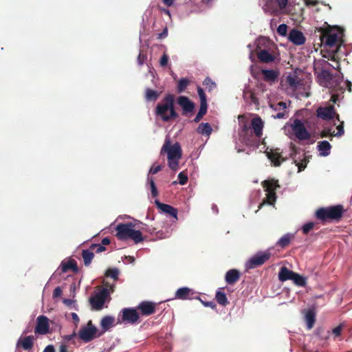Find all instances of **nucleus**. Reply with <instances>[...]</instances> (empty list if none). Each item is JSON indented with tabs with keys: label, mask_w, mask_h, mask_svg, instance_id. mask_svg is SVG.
Listing matches in <instances>:
<instances>
[{
	"label": "nucleus",
	"mask_w": 352,
	"mask_h": 352,
	"mask_svg": "<svg viewBox=\"0 0 352 352\" xmlns=\"http://www.w3.org/2000/svg\"><path fill=\"white\" fill-rule=\"evenodd\" d=\"M331 146L328 141H322L318 143V149L320 151V155L322 156H327L330 154Z\"/></svg>",
	"instance_id": "cd10ccee"
},
{
	"label": "nucleus",
	"mask_w": 352,
	"mask_h": 352,
	"mask_svg": "<svg viewBox=\"0 0 352 352\" xmlns=\"http://www.w3.org/2000/svg\"><path fill=\"white\" fill-rule=\"evenodd\" d=\"M194 293L192 290L188 287H181L178 289L175 293V298L181 299V300H188L190 299V296Z\"/></svg>",
	"instance_id": "a878e982"
},
{
	"label": "nucleus",
	"mask_w": 352,
	"mask_h": 352,
	"mask_svg": "<svg viewBox=\"0 0 352 352\" xmlns=\"http://www.w3.org/2000/svg\"><path fill=\"white\" fill-rule=\"evenodd\" d=\"M109 295V289L103 288L89 298V303L93 310L99 311L103 309L104 305Z\"/></svg>",
	"instance_id": "423d86ee"
},
{
	"label": "nucleus",
	"mask_w": 352,
	"mask_h": 352,
	"mask_svg": "<svg viewBox=\"0 0 352 352\" xmlns=\"http://www.w3.org/2000/svg\"><path fill=\"white\" fill-rule=\"evenodd\" d=\"M110 243H111V240L109 237H104L101 241V245H102L103 246L109 245Z\"/></svg>",
	"instance_id": "774afa93"
},
{
	"label": "nucleus",
	"mask_w": 352,
	"mask_h": 352,
	"mask_svg": "<svg viewBox=\"0 0 352 352\" xmlns=\"http://www.w3.org/2000/svg\"><path fill=\"white\" fill-rule=\"evenodd\" d=\"M115 318L111 316H106L101 319L100 326L102 331L98 333V336H101L105 331H108L111 327L113 326Z\"/></svg>",
	"instance_id": "aec40b11"
},
{
	"label": "nucleus",
	"mask_w": 352,
	"mask_h": 352,
	"mask_svg": "<svg viewBox=\"0 0 352 352\" xmlns=\"http://www.w3.org/2000/svg\"><path fill=\"white\" fill-rule=\"evenodd\" d=\"M177 104L182 107L184 116H187L188 113H191L194 111L195 104L187 96H179Z\"/></svg>",
	"instance_id": "f8f14e48"
},
{
	"label": "nucleus",
	"mask_w": 352,
	"mask_h": 352,
	"mask_svg": "<svg viewBox=\"0 0 352 352\" xmlns=\"http://www.w3.org/2000/svg\"><path fill=\"white\" fill-rule=\"evenodd\" d=\"M305 2L307 6H315L318 4V1L316 0H305Z\"/></svg>",
	"instance_id": "0e129e2a"
},
{
	"label": "nucleus",
	"mask_w": 352,
	"mask_h": 352,
	"mask_svg": "<svg viewBox=\"0 0 352 352\" xmlns=\"http://www.w3.org/2000/svg\"><path fill=\"white\" fill-rule=\"evenodd\" d=\"M336 114L335 109L333 106H329L327 107H319L317 109V115L319 118L329 120L334 118Z\"/></svg>",
	"instance_id": "2eb2a0df"
},
{
	"label": "nucleus",
	"mask_w": 352,
	"mask_h": 352,
	"mask_svg": "<svg viewBox=\"0 0 352 352\" xmlns=\"http://www.w3.org/2000/svg\"><path fill=\"white\" fill-rule=\"evenodd\" d=\"M162 167L161 165L153 164L149 170V173L153 175L156 174L158 172H160L162 170Z\"/></svg>",
	"instance_id": "6e6d98bb"
},
{
	"label": "nucleus",
	"mask_w": 352,
	"mask_h": 352,
	"mask_svg": "<svg viewBox=\"0 0 352 352\" xmlns=\"http://www.w3.org/2000/svg\"><path fill=\"white\" fill-rule=\"evenodd\" d=\"M318 32L321 33L320 39L324 45L329 48L337 46L338 34L336 30L328 25L327 28H320Z\"/></svg>",
	"instance_id": "39448f33"
},
{
	"label": "nucleus",
	"mask_w": 352,
	"mask_h": 352,
	"mask_svg": "<svg viewBox=\"0 0 352 352\" xmlns=\"http://www.w3.org/2000/svg\"><path fill=\"white\" fill-rule=\"evenodd\" d=\"M50 332L49 319L47 316L41 315L36 318V324L34 329L35 334L45 335Z\"/></svg>",
	"instance_id": "9b49d317"
},
{
	"label": "nucleus",
	"mask_w": 352,
	"mask_h": 352,
	"mask_svg": "<svg viewBox=\"0 0 352 352\" xmlns=\"http://www.w3.org/2000/svg\"><path fill=\"white\" fill-rule=\"evenodd\" d=\"M116 236L120 240L132 239L135 243H138L144 241L142 234L140 230L133 229V225L131 223H119L116 226Z\"/></svg>",
	"instance_id": "7ed1b4c3"
},
{
	"label": "nucleus",
	"mask_w": 352,
	"mask_h": 352,
	"mask_svg": "<svg viewBox=\"0 0 352 352\" xmlns=\"http://www.w3.org/2000/svg\"><path fill=\"white\" fill-rule=\"evenodd\" d=\"M277 32L280 36H286L287 32V25L286 24H280L277 28Z\"/></svg>",
	"instance_id": "49530a36"
},
{
	"label": "nucleus",
	"mask_w": 352,
	"mask_h": 352,
	"mask_svg": "<svg viewBox=\"0 0 352 352\" xmlns=\"http://www.w3.org/2000/svg\"><path fill=\"white\" fill-rule=\"evenodd\" d=\"M278 149L271 151L267 153L268 158L272 161L275 166H279L283 162L286 160L281 154L278 151Z\"/></svg>",
	"instance_id": "412c9836"
},
{
	"label": "nucleus",
	"mask_w": 352,
	"mask_h": 352,
	"mask_svg": "<svg viewBox=\"0 0 352 352\" xmlns=\"http://www.w3.org/2000/svg\"><path fill=\"white\" fill-rule=\"evenodd\" d=\"M197 131L198 133L209 136L212 131V129L209 123L201 122L197 127Z\"/></svg>",
	"instance_id": "2f4dec72"
},
{
	"label": "nucleus",
	"mask_w": 352,
	"mask_h": 352,
	"mask_svg": "<svg viewBox=\"0 0 352 352\" xmlns=\"http://www.w3.org/2000/svg\"><path fill=\"white\" fill-rule=\"evenodd\" d=\"M314 226H315V223H314V222H309V223L305 224L302 227V231L303 234H307L309 232V231L314 228Z\"/></svg>",
	"instance_id": "c03bdc74"
},
{
	"label": "nucleus",
	"mask_w": 352,
	"mask_h": 352,
	"mask_svg": "<svg viewBox=\"0 0 352 352\" xmlns=\"http://www.w3.org/2000/svg\"><path fill=\"white\" fill-rule=\"evenodd\" d=\"M290 148H291V151H292L290 155H291L292 157H293V156L294 155H296V153H297V147L296 146L295 144H294L293 143H291Z\"/></svg>",
	"instance_id": "e2e57ef3"
},
{
	"label": "nucleus",
	"mask_w": 352,
	"mask_h": 352,
	"mask_svg": "<svg viewBox=\"0 0 352 352\" xmlns=\"http://www.w3.org/2000/svg\"><path fill=\"white\" fill-rule=\"evenodd\" d=\"M289 39L296 45H301L305 43L306 39L303 34L296 29L291 30L289 34Z\"/></svg>",
	"instance_id": "f3484780"
},
{
	"label": "nucleus",
	"mask_w": 352,
	"mask_h": 352,
	"mask_svg": "<svg viewBox=\"0 0 352 352\" xmlns=\"http://www.w3.org/2000/svg\"><path fill=\"white\" fill-rule=\"evenodd\" d=\"M190 84V80L187 78H181L177 83V91L179 93L183 92Z\"/></svg>",
	"instance_id": "c9c22d12"
},
{
	"label": "nucleus",
	"mask_w": 352,
	"mask_h": 352,
	"mask_svg": "<svg viewBox=\"0 0 352 352\" xmlns=\"http://www.w3.org/2000/svg\"><path fill=\"white\" fill-rule=\"evenodd\" d=\"M294 238V234L291 233H287L284 234L276 243V245L285 248L288 246L291 241Z\"/></svg>",
	"instance_id": "c85d7f7f"
},
{
	"label": "nucleus",
	"mask_w": 352,
	"mask_h": 352,
	"mask_svg": "<svg viewBox=\"0 0 352 352\" xmlns=\"http://www.w3.org/2000/svg\"><path fill=\"white\" fill-rule=\"evenodd\" d=\"M251 126L255 135L257 138H261L263 134V122L260 117L254 118L252 120Z\"/></svg>",
	"instance_id": "6ab92c4d"
},
{
	"label": "nucleus",
	"mask_w": 352,
	"mask_h": 352,
	"mask_svg": "<svg viewBox=\"0 0 352 352\" xmlns=\"http://www.w3.org/2000/svg\"><path fill=\"white\" fill-rule=\"evenodd\" d=\"M60 267L62 272L63 273L67 272L69 270H72L74 272H77L78 271L77 263L74 259H69L67 261H62Z\"/></svg>",
	"instance_id": "b1692460"
},
{
	"label": "nucleus",
	"mask_w": 352,
	"mask_h": 352,
	"mask_svg": "<svg viewBox=\"0 0 352 352\" xmlns=\"http://www.w3.org/2000/svg\"><path fill=\"white\" fill-rule=\"evenodd\" d=\"M276 199V192H267L266 194V199L263 201V202L260 205L259 208H261V206L267 203L268 204H273Z\"/></svg>",
	"instance_id": "e433bc0d"
},
{
	"label": "nucleus",
	"mask_w": 352,
	"mask_h": 352,
	"mask_svg": "<svg viewBox=\"0 0 352 352\" xmlns=\"http://www.w3.org/2000/svg\"><path fill=\"white\" fill-rule=\"evenodd\" d=\"M257 57L263 63H270L275 60V56L265 49L258 50L257 52Z\"/></svg>",
	"instance_id": "a211bd4d"
},
{
	"label": "nucleus",
	"mask_w": 352,
	"mask_h": 352,
	"mask_svg": "<svg viewBox=\"0 0 352 352\" xmlns=\"http://www.w3.org/2000/svg\"><path fill=\"white\" fill-rule=\"evenodd\" d=\"M155 114L164 122H169L171 120H175L178 118L179 115L175 109L173 95L167 94L163 100L157 104Z\"/></svg>",
	"instance_id": "f257e3e1"
},
{
	"label": "nucleus",
	"mask_w": 352,
	"mask_h": 352,
	"mask_svg": "<svg viewBox=\"0 0 352 352\" xmlns=\"http://www.w3.org/2000/svg\"><path fill=\"white\" fill-rule=\"evenodd\" d=\"M271 256L272 253L269 250L258 252L247 261L245 266L248 269L256 268L263 265Z\"/></svg>",
	"instance_id": "0eeeda50"
},
{
	"label": "nucleus",
	"mask_w": 352,
	"mask_h": 352,
	"mask_svg": "<svg viewBox=\"0 0 352 352\" xmlns=\"http://www.w3.org/2000/svg\"><path fill=\"white\" fill-rule=\"evenodd\" d=\"M250 132V127L246 124H243L242 126V130L241 133V137H242L243 139L245 140V136L248 135V133Z\"/></svg>",
	"instance_id": "864d4df0"
},
{
	"label": "nucleus",
	"mask_w": 352,
	"mask_h": 352,
	"mask_svg": "<svg viewBox=\"0 0 352 352\" xmlns=\"http://www.w3.org/2000/svg\"><path fill=\"white\" fill-rule=\"evenodd\" d=\"M287 113L284 110L283 111H279L276 115H273L272 117L274 119H282L286 117Z\"/></svg>",
	"instance_id": "4d7b16f0"
},
{
	"label": "nucleus",
	"mask_w": 352,
	"mask_h": 352,
	"mask_svg": "<svg viewBox=\"0 0 352 352\" xmlns=\"http://www.w3.org/2000/svg\"><path fill=\"white\" fill-rule=\"evenodd\" d=\"M240 278V272L237 270L232 269L228 270L225 276V280L228 285H233Z\"/></svg>",
	"instance_id": "4be33fe9"
},
{
	"label": "nucleus",
	"mask_w": 352,
	"mask_h": 352,
	"mask_svg": "<svg viewBox=\"0 0 352 352\" xmlns=\"http://www.w3.org/2000/svg\"><path fill=\"white\" fill-rule=\"evenodd\" d=\"M344 210L342 205L327 208H320L315 213L317 219L322 222L327 221H339L343 216Z\"/></svg>",
	"instance_id": "20e7f679"
},
{
	"label": "nucleus",
	"mask_w": 352,
	"mask_h": 352,
	"mask_svg": "<svg viewBox=\"0 0 352 352\" xmlns=\"http://www.w3.org/2000/svg\"><path fill=\"white\" fill-rule=\"evenodd\" d=\"M305 319L307 329H312L316 322V314L314 311L311 309L308 310L305 314Z\"/></svg>",
	"instance_id": "7c9ffc66"
},
{
	"label": "nucleus",
	"mask_w": 352,
	"mask_h": 352,
	"mask_svg": "<svg viewBox=\"0 0 352 352\" xmlns=\"http://www.w3.org/2000/svg\"><path fill=\"white\" fill-rule=\"evenodd\" d=\"M168 56L164 53L161 58H160V64L162 67H165L168 64Z\"/></svg>",
	"instance_id": "5fc2aeb1"
},
{
	"label": "nucleus",
	"mask_w": 352,
	"mask_h": 352,
	"mask_svg": "<svg viewBox=\"0 0 352 352\" xmlns=\"http://www.w3.org/2000/svg\"><path fill=\"white\" fill-rule=\"evenodd\" d=\"M84 264L86 267L90 265L94 258V254L90 248L87 250H82L81 253Z\"/></svg>",
	"instance_id": "c756f323"
},
{
	"label": "nucleus",
	"mask_w": 352,
	"mask_h": 352,
	"mask_svg": "<svg viewBox=\"0 0 352 352\" xmlns=\"http://www.w3.org/2000/svg\"><path fill=\"white\" fill-rule=\"evenodd\" d=\"M137 309L142 316H151L155 313L156 303L151 301H142L138 305Z\"/></svg>",
	"instance_id": "ddd939ff"
},
{
	"label": "nucleus",
	"mask_w": 352,
	"mask_h": 352,
	"mask_svg": "<svg viewBox=\"0 0 352 352\" xmlns=\"http://www.w3.org/2000/svg\"><path fill=\"white\" fill-rule=\"evenodd\" d=\"M89 248L92 251L95 250L98 254L106 250V248L101 244L92 243Z\"/></svg>",
	"instance_id": "79ce46f5"
},
{
	"label": "nucleus",
	"mask_w": 352,
	"mask_h": 352,
	"mask_svg": "<svg viewBox=\"0 0 352 352\" xmlns=\"http://www.w3.org/2000/svg\"><path fill=\"white\" fill-rule=\"evenodd\" d=\"M202 303L204 305L205 307H211L212 309H214L216 307L215 303L212 301H210V302L202 301Z\"/></svg>",
	"instance_id": "69168bd1"
},
{
	"label": "nucleus",
	"mask_w": 352,
	"mask_h": 352,
	"mask_svg": "<svg viewBox=\"0 0 352 352\" xmlns=\"http://www.w3.org/2000/svg\"><path fill=\"white\" fill-rule=\"evenodd\" d=\"M140 315L136 309L133 308H124L122 310V314H119L118 323L126 322L135 324L138 322Z\"/></svg>",
	"instance_id": "1a4fd4ad"
},
{
	"label": "nucleus",
	"mask_w": 352,
	"mask_h": 352,
	"mask_svg": "<svg viewBox=\"0 0 352 352\" xmlns=\"http://www.w3.org/2000/svg\"><path fill=\"white\" fill-rule=\"evenodd\" d=\"M222 289H219L216 292L215 298L217 302L222 305V306H227L230 302L228 301L227 296L226 294L221 291Z\"/></svg>",
	"instance_id": "473e14b6"
},
{
	"label": "nucleus",
	"mask_w": 352,
	"mask_h": 352,
	"mask_svg": "<svg viewBox=\"0 0 352 352\" xmlns=\"http://www.w3.org/2000/svg\"><path fill=\"white\" fill-rule=\"evenodd\" d=\"M294 162L296 163V166H298V171L300 172V171L303 170L306 168L307 164L308 163V160L305 157L304 159L300 162H297L296 160H294Z\"/></svg>",
	"instance_id": "de8ad7c7"
},
{
	"label": "nucleus",
	"mask_w": 352,
	"mask_h": 352,
	"mask_svg": "<svg viewBox=\"0 0 352 352\" xmlns=\"http://www.w3.org/2000/svg\"><path fill=\"white\" fill-rule=\"evenodd\" d=\"M321 76L326 80H329L331 78L330 72L327 70H322L321 72Z\"/></svg>",
	"instance_id": "680f3d73"
},
{
	"label": "nucleus",
	"mask_w": 352,
	"mask_h": 352,
	"mask_svg": "<svg viewBox=\"0 0 352 352\" xmlns=\"http://www.w3.org/2000/svg\"><path fill=\"white\" fill-rule=\"evenodd\" d=\"M207 109H208L207 102H201L198 113L200 115H202L203 116H205L207 113Z\"/></svg>",
	"instance_id": "603ef678"
},
{
	"label": "nucleus",
	"mask_w": 352,
	"mask_h": 352,
	"mask_svg": "<svg viewBox=\"0 0 352 352\" xmlns=\"http://www.w3.org/2000/svg\"><path fill=\"white\" fill-rule=\"evenodd\" d=\"M342 329L343 325L340 324L332 329V333L334 335L335 338L339 337L341 335Z\"/></svg>",
	"instance_id": "3c124183"
},
{
	"label": "nucleus",
	"mask_w": 352,
	"mask_h": 352,
	"mask_svg": "<svg viewBox=\"0 0 352 352\" xmlns=\"http://www.w3.org/2000/svg\"><path fill=\"white\" fill-rule=\"evenodd\" d=\"M295 272L283 266L280 269L278 272V279L281 282L288 280H292Z\"/></svg>",
	"instance_id": "393cba45"
},
{
	"label": "nucleus",
	"mask_w": 352,
	"mask_h": 352,
	"mask_svg": "<svg viewBox=\"0 0 352 352\" xmlns=\"http://www.w3.org/2000/svg\"><path fill=\"white\" fill-rule=\"evenodd\" d=\"M286 81L292 87L296 88L298 85V82L296 78L291 75L287 76Z\"/></svg>",
	"instance_id": "37998d69"
},
{
	"label": "nucleus",
	"mask_w": 352,
	"mask_h": 352,
	"mask_svg": "<svg viewBox=\"0 0 352 352\" xmlns=\"http://www.w3.org/2000/svg\"><path fill=\"white\" fill-rule=\"evenodd\" d=\"M261 74L263 75V80L270 85L278 81L280 72L278 70L262 69Z\"/></svg>",
	"instance_id": "4468645a"
},
{
	"label": "nucleus",
	"mask_w": 352,
	"mask_h": 352,
	"mask_svg": "<svg viewBox=\"0 0 352 352\" xmlns=\"http://www.w3.org/2000/svg\"><path fill=\"white\" fill-rule=\"evenodd\" d=\"M62 294V289L60 287H56L53 291V298H58Z\"/></svg>",
	"instance_id": "13d9d810"
},
{
	"label": "nucleus",
	"mask_w": 352,
	"mask_h": 352,
	"mask_svg": "<svg viewBox=\"0 0 352 352\" xmlns=\"http://www.w3.org/2000/svg\"><path fill=\"white\" fill-rule=\"evenodd\" d=\"M270 107L274 111H284L287 109V104L285 102H279L276 104L270 103Z\"/></svg>",
	"instance_id": "58836bf2"
},
{
	"label": "nucleus",
	"mask_w": 352,
	"mask_h": 352,
	"mask_svg": "<svg viewBox=\"0 0 352 352\" xmlns=\"http://www.w3.org/2000/svg\"><path fill=\"white\" fill-rule=\"evenodd\" d=\"M160 95V92L147 88L145 90V99L146 101H155Z\"/></svg>",
	"instance_id": "72a5a7b5"
},
{
	"label": "nucleus",
	"mask_w": 352,
	"mask_h": 352,
	"mask_svg": "<svg viewBox=\"0 0 352 352\" xmlns=\"http://www.w3.org/2000/svg\"><path fill=\"white\" fill-rule=\"evenodd\" d=\"M167 36H168V29L166 27L161 33L157 34V38L163 39V38H166Z\"/></svg>",
	"instance_id": "052dcab7"
},
{
	"label": "nucleus",
	"mask_w": 352,
	"mask_h": 352,
	"mask_svg": "<svg viewBox=\"0 0 352 352\" xmlns=\"http://www.w3.org/2000/svg\"><path fill=\"white\" fill-rule=\"evenodd\" d=\"M98 329L89 320L87 325L82 327L78 332L79 338L85 342H89L98 336Z\"/></svg>",
	"instance_id": "6e6552de"
},
{
	"label": "nucleus",
	"mask_w": 352,
	"mask_h": 352,
	"mask_svg": "<svg viewBox=\"0 0 352 352\" xmlns=\"http://www.w3.org/2000/svg\"><path fill=\"white\" fill-rule=\"evenodd\" d=\"M197 93H198L199 97L200 98V103L201 102H207L206 96L204 93V89L202 88H201L200 87H197Z\"/></svg>",
	"instance_id": "09e8293b"
},
{
	"label": "nucleus",
	"mask_w": 352,
	"mask_h": 352,
	"mask_svg": "<svg viewBox=\"0 0 352 352\" xmlns=\"http://www.w3.org/2000/svg\"><path fill=\"white\" fill-rule=\"evenodd\" d=\"M291 128L298 140H307L310 138L309 133L300 120L295 119L294 122L291 124Z\"/></svg>",
	"instance_id": "9d476101"
},
{
	"label": "nucleus",
	"mask_w": 352,
	"mask_h": 352,
	"mask_svg": "<svg viewBox=\"0 0 352 352\" xmlns=\"http://www.w3.org/2000/svg\"><path fill=\"white\" fill-rule=\"evenodd\" d=\"M292 281L294 283L295 285L300 287H305L307 284L306 278L296 272L292 278Z\"/></svg>",
	"instance_id": "f704fd0d"
},
{
	"label": "nucleus",
	"mask_w": 352,
	"mask_h": 352,
	"mask_svg": "<svg viewBox=\"0 0 352 352\" xmlns=\"http://www.w3.org/2000/svg\"><path fill=\"white\" fill-rule=\"evenodd\" d=\"M280 9L285 8L288 3V0H276Z\"/></svg>",
	"instance_id": "bf43d9fd"
},
{
	"label": "nucleus",
	"mask_w": 352,
	"mask_h": 352,
	"mask_svg": "<svg viewBox=\"0 0 352 352\" xmlns=\"http://www.w3.org/2000/svg\"><path fill=\"white\" fill-rule=\"evenodd\" d=\"M190 0H162L163 3L167 7L179 5L181 3H187Z\"/></svg>",
	"instance_id": "4c0bfd02"
},
{
	"label": "nucleus",
	"mask_w": 352,
	"mask_h": 352,
	"mask_svg": "<svg viewBox=\"0 0 352 352\" xmlns=\"http://www.w3.org/2000/svg\"><path fill=\"white\" fill-rule=\"evenodd\" d=\"M119 275V270L117 268H109L106 272L105 276L112 278L113 280H118Z\"/></svg>",
	"instance_id": "ea45409f"
},
{
	"label": "nucleus",
	"mask_w": 352,
	"mask_h": 352,
	"mask_svg": "<svg viewBox=\"0 0 352 352\" xmlns=\"http://www.w3.org/2000/svg\"><path fill=\"white\" fill-rule=\"evenodd\" d=\"M43 352H55V349L53 345H47L43 350Z\"/></svg>",
	"instance_id": "338daca9"
},
{
	"label": "nucleus",
	"mask_w": 352,
	"mask_h": 352,
	"mask_svg": "<svg viewBox=\"0 0 352 352\" xmlns=\"http://www.w3.org/2000/svg\"><path fill=\"white\" fill-rule=\"evenodd\" d=\"M262 186L267 192H276V190L280 188L278 181L274 179L263 181L262 182Z\"/></svg>",
	"instance_id": "5701e85b"
},
{
	"label": "nucleus",
	"mask_w": 352,
	"mask_h": 352,
	"mask_svg": "<svg viewBox=\"0 0 352 352\" xmlns=\"http://www.w3.org/2000/svg\"><path fill=\"white\" fill-rule=\"evenodd\" d=\"M179 183L181 185H184L188 182V176L184 172H181L178 175Z\"/></svg>",
	"instance_id": "8fccbe9b"
},
{
	"label": "nucleus",
	"mask_w": 352,
	"mask_h": 352,
	"mask_svg": "<svg viewBox=\"0 0 352 352\" xmlns=\"http://www.w3.org/2000/svg\"><path fill=\"white\" fill-rule=\"evenodd\" d=\"M166 153L169 168L173 170H177L179 168V160L182 157V151L178 142L171 145L169 139H166L161 149L160 153Z\"/></svg>",
	"instance_id": "f03ea898"
},
{
	"label": "nucleus",
	"mask_w": 352,
	"mask_h": 352,
	"mask_svg": "<svg viewBox=\"0 0 352 352\" xmlns=\"http://www.w3.org/2000/svg\"><path fill=\"white\" fill-rule=\"evenodd\" d=\"M34 337L32 336H26L19 340L18 345H21L23 350L29 351L33 347Z\"/></svg>",
	"instance_id": "bb28decb"
},
{
	"label": "nucleus",
	"mask_w": 352,
	"mask_h": 352,
	"mask_svg": "<svg viewBox=\"0 0 352 352\" xmlns=\"http://www.w3.org/2000/svg\"><path fill=\"white\" fill-rule=\"evenodd\" d=\"M203 84L208 88L209 91L212 90L213 88L216 87V84L214 83V82H213L212 80L208 77H207L204 80Z\"/></svg>",
	"instance_id": "a18cd8bd"
},
{
	"label": "nucleus",
	"mask_w": 352,
	"mask_h": 352,
	"mask_svg": "<svg viewBox=\"0 0 352 352\" xmlns=\"http://www.w3.org/2000/svg\"><path fill=\"white\" fill-rule=\"evenodd\" d=\"M148 182L149 183L151 195L153 197H155L158 195V191L157 187L155 186V182L152 177H148Z\"/></svg>",
	"instance_id": "a19ab883"
},
{
	"label": "nucleus",
	"mask_w": 352,
	"mask_h": 352,
	"mask_svg": "<svg viewBox=\"0 0 352 352\" xmlns=\"http://www.w3.org/2000/svg\"><path fill=\"white\" fill-rule=\"evenodd\" d=\"M155 204L162 212L169 214L170 217L177 219V210L170 205L161 203L159 200L155 201Z\"/></svg>",
	"instance_id": "dca6fc26"
}]
</instances>
